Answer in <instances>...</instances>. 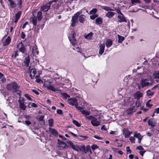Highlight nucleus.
Masks as SVG:
<instances>
[{
    "label": "nucleus",
    "mask_w": 159,
    "mask_h": 159,
    "mask_svg": "<svg viewBox=\"0 0 159 159\" xmlns=\"http://www.w3.org/2000/svg\"><path fill=\"white\" fill-rule=\"evenodd\" d=\"M87 118L91 121V124L94 126H98L101 123V117L98 115L89 116Z\"/></svg>",
    "instance_id": "f257e3e1"
},
{
    "label": "nucleus",
    "mask_w": 159,
    "mask_h": 159,
    "mask_svg": "<svg viewBox=\"0 0 159 159\" xmlns=\"http://www.w3.org/2000/svg\"><path fill=\"white\" fill-rule=\"evenodd\" d=\"M7 88L8 90L13 92L18 91L19 87L15 82H11L7 85Z\"/></svg>",
    "instance_id": "f03ea898"
},
{
    "label": "nucleus",
    "mask_w": 159,
    "mask_h": 159,
    "mask_svg": "<svg viewBox=\"0 0 159 159\" xmlns=\"http://www.w3.org/2000/svg\"><path fill=\"white\" fill-rule=\"evenodd\" d=\"M68 104L72 106H75L77 110L81 109V107H78L77 98V97L72 98L68 100Z\"/></svg>",
    "instance_id": "7ed1b4c3"
},
{
    "label": "nucleus",
    "mask_w": 159,
    "mask_h": 159,
    "mask_svg": "<svg viewBox=\"0 0 159 159\" xmlns=\"http://www.w3.org/2000/svg\"><path fill=\"white\" fill-rule=\"evenodd\" d=\"M115 10L118 14L117 20L120 23L127 22V20L124 15L121 13L120 10L119 9H115Z\"/></svg>",
    "instance_id": "20e7f679"
},
{
    "label": "nucleus",
    "mask_w": 159,
    "mask_h": 159,
    "mask_svg": "<svg viewBox=\"0 0 159 159\" xmlns=\"http://www.w3.org/2000/svg\"><path fill=\"white\" fill-rule=\"evenodd\" d=\"M78 38V34L77 32L75 31H72L69 37V39L72 44H74V42L76 41Z\"/></svg>",
    "instance_id": "39448f33"
},
{
    "label": "nucleus",
    "mask_w": 159,
    "mask_h": 159,
    "mask_svg": "<svg viewBox=\"0 0 159 159\" xmlns=\"http://www.w3.org/2000/svg\"><path fill=\"white\" fill-rule=\"evenodd\" d=\"M81 13V11H78L72 16L71 19L72 23L71 24L72 27H74L76 23L77 22L78 16Z\"/></svg>",
    "instance_id": "423d86ee"
},
{
    "label": "nucleus",
    "mask_w": 159,
    "mask_h": 159,
    "mask_svg": "<svg viewBox=\"0 0 159 159\" xmlns=\"http://www.w3.org/2000/svg\"><path fill=\"white\" fill-rule=\"evenodd\" d=\"M17 48L19 51L22 53H25L26 52V48L22 43H20L17 45Z\"/></svg>",
    "instance_id": "0eeeda50"
},
{
    "label": "nucleus",
    "mask_w": 159,
    "mask_h": 159,
    "mask_svg": "<svg viewBox=\"0 0 159 159\" xmlns=\"http://www.w3.org/2000/svg\"><path fill=\"white\" fill-rule=\"evenodd\" d=\"M67 143L70 146L73 150L76 151L77 152H79L80 150L79 147L77 145H74L71 141H68L67 142Z\"/></svg>",
    "instance_id": "6e6552de"
},
{
    "label": "nucleus",
    "mask_w": 159,
    "mask_h": 159,
    "mask_svg": "<svg viewBox=\"0 0 159 159\" xmlns=\"http://www.w3.org/2000/svg\"><path fill=\"white\" fill-rule=\"evenodd\" d=\"M78 43H77V41L74 42V44H72L74 46L73 49L77 52H80L82 53L81 50L80 49L79 45L78 44Z\"/></svg>",
    "instance_id": "1a4fd4ad"
},
{
    "label": "nucleus",
    "mask_w": 159,
    "mask_h": 159,
    "mask_svg": "<svg viewBox=\"0 0 159 159\" xmlns=\"http://www.w3.org/2000/svg\"><path fill=\"white\" fill-rule=\"evenodd\" d=\"M123 133L125 137V138H127L129 137L132 134V132L130 131L128 129L125 128L123 129Z\"/></svg>",
    "instance_id": "9d476101"
},
{
    "label": "nucleus",
    "mask_w": 159,
    "mask_h": 159,
    "mask_svg": "<svg viewBox=\"0 0 159 159\" xmlns=\"http://www.w3.org/2000/svg\"><path fill=\"white\" fill-rule=\"evenodd\" d=\"M81 109L78 110L80 111L81 112L82 114L85 116V117L87 118V117L89 116H88L90 114V111L83 110V108L81 107Z\"/></svg>",
    "instance_id": "9b49d317"
},
{
    "label": "nucleus",
    "mask_w": 159,
    "mask_h": 159,
    "mask_svg": "<svg viewBox=\"0 0 159 159\" xmlns=\"http://www.w3.org/2000/svg\"><path fill=\"white\" fill-rule=\"evenodd\" d=\"M148 125L152 127L155 126L157 124L156 121L153 119H151L149 120L148 121Z\"/></svg>",
    "instance_id": "f8f14e48"
},
{
    "label": "nucleus",
    "mask_w": 159,
    "mask_h": 159,
    "mask_svg": "<svg viewBox=\"0 0 159 159\" xmlns=\"http://www.w3.org/2000/svg\"><path fill=\"white\" fill-rule=\"evenodd\" d=\"M140 84L142 87L149 86L150 84L147 81V80H142L141 81Z\"/></svg>",
    "instance_id": "ddd939ff"
},
{
    "label": "nucleus",
    "mask_w": 159,
    "mask_h": 159,
    "mask_svg": "<svg viewBox=\"0 0 159 159\" xmlns=\"http://www.w3.org/2000/svg\"><path fill=\"white\" fill-rule=\"evenodd\" d=\"M105 48V44L104 43L100 44L99 46V53L100 55H102L104 52Z\"/></svg>",
    "instance_id": "4468645a"
},
{
    "label": "nucleus",
    "mask_w": 159,
    "mask_h": 159,
    "mask_svg": "<svg viewBox=\"0 0 159 159\" xmlns=\"http://www.w3.org/2000/svg\"><path fill=\"white\" fill-rule=\"evenodd\" d=\"M18 102L19 103L20 108L23 110H25L26 108V106L25 105L23 101L19 100Z\"/></svg>",
    "instance_id": "2eb2a0df"
},
{
    "label": "nucleus",
    "mask_w": 159,
    "mask_h": 159,
    "mask_svg": "<svg viewBox=\"0 0 159 159\" xmlns=\"http://www.w3.org/2000/svg\"><path fill=\"white\" fill-rule=\"evenodd\" d=\"M134 136L138 139V143H140L141 140L142 139L143 136L139 133H134Z\"/></svg>",
    "instance_id": "dca6fc26"
},
{
    "label": "nucleus",
    "mask_w": 159,
    "mask_h": 159,
    "mask_svg": "<svg viewBox=\"0 0 159 159\" xmlns=\"http://www.w3.org/2000/svg\"><path fill=\"white\" fill-rule=\"evenodd\" d=\"M101 7L102 9H103L107 11L108 12L110 11H116V9H112L111 7H109L106 6H101Z\"/></svg>",
    "instance_id": "f3484780"
},
{
    "label": "nucleus",
    "mask_w": 159,
    "mask_h": 159,
    "mask_svg": "<svg viewBox=\"0 0 159 159\" xmlns=\"http://www.w3.org/2000/svg\"><path fill=\"white\" fill-rule=\"evenodd\" d=\"M30 22L32 23L35 26L37 24V18L33 16L30 18Z\"/></svg>",
    "instance_id": "a211bd4d"
},
{
    "label": "nucleus",
    "mask_w": 159,
    "mask_h": 159,
    "mask_svg": "<svg viewBox=\"0 0 159 159\" xmlns=\"http://www.w3.org/2000/svg\"><path fill=\"white\" fill-rule=\"evenodd\" d=\"M10 7L11 8H14L16 7V3L12 0H8Z\"/></svg>",
    "instance_id": "6ab92c4d"
},
{
    "label": "nucleus",
    "mask_w": 159,
    "mask_h": 159,
    "mask_svg": "<svg viewBox=\"0 0 159 159\" xmlns=\"http://www.w3.org/2000/svg\"><path fill=\"white\" fill-rule=\"evenodd\" d=\"M134 96L135 99H139L141 97H142L143 94L142 93L138 91L135 93Z\"/></svg>",
    "instance_id": "aec40b11"
},
{
    "label": "nucleus",
    "mask_w": 159,
    "mask_h": 159,
    "mask_svg": "<svg viewBox=\"0 0 159 159\" xmlns=\"http://www.w3.org/2000/svg\"><path fill=\"white\" fill-rule=\"evenodd\" d=\"M114 15L115 13L114 12L110 11L106 13L105 16L111 19L112 17Z\"/></svg>",
    "instance_id": "412c9836"
},
{
    "label": "nucleus",
    "mask_w": 159,
    "mask_h": 159,
    "mask_svg": "<svg viewBox=\"0 0 159 159\" xmlns=\"http://www.w3.org/2000/svg\"><path fill=\"white\" fill-rule=\"evenodd\" d=\"M135 107H130L126 111V112L128 115H129L135 111Z\"/></svg>",
    "instance_id": "4be33fe9"
},
{
    "label": "nucleus",
    "mask_w": 159,
    "mask_h": 159,
    "mask_svg": "<svg viewBox=\"0 0 159 159\" xmlns=\"http://www.w3.org/2000/svg\"><path fill=\"white\" fill-rule=\"evenodd\" d=\"M36 73V71L35 69H32L30 71V76L32 79L34 77Z\"/></svg>",
    "instance_id": "5701e85b"
},
{
    "label": "nucleus",
    "mask_w": 159,
    "mask_h": 159,
    "mask_svg": "<svg viewBox=\"0 0 159 159\" xmlns=\"http://www.w3.org/2000/svg\"><path fill=\"white\" fill-rule=\"evenodd\" d=\"M30 61L29 57H28L25 59L24 62L23 63V65L26 67L28 66Z\"/></svg>",
    "instance_id": "b1692460"
},
{
    "label": "nucleus",
    "mask_w": 159,
    "mask_h": 159,
    "mask_svg": "<svg viewBox=\"0 0 159 159\" xmlns=\"http://www.w3.org/2000/svg\"><path fill=\"white\" fill-rule=\"evenodd\" d=\"M49 6H48L47 4L46 5H43L41 7V10L44 12L47 11L50 8Z\"/></svg>",
    "instance_id": "393cba45"
},
{
    "label": "nucleus",
    "mask_w": 159,
    "mask_h": 159,
    "mask_svg": "<svg viewBox=\"0 0 159 159\" xmlns=\"http://www.w3.org/2000/svg\"><path fill=\"white\" fill-rule=\"evenodd\" d=\"M21 15V12L20 11H18L15 15V22L16 23L20 19Z\"/></svg>",
    "instance_id": "a878e982"
},
{
    "label": "nucleus",
    "mask_w": 159,
    "mask_h": 159,
    "mask_svg": "<svg viewBox=\"0 0 159 159\" xmlns=\"http://www.w3.org/2000/svg\"><path fill=\"white\" fill-rule=\"evenodd\" d=\"M11 41V39L10 36H8L7 38L5 40V41L3 43V45L6 46L8 45Z\"/></svg>",
    "instance_id": "bb28decb"
},
{
    "label": "nucleus",
    "mask_w": 159,
    "mask_h": 159,
    "mask_svg": "<svg viewBox=\"0 0 159 159\" xmlns=\"http://www.w3.org/2000/svg\"><path fill=\"white\" fill-rule=\"evenodd\" d=\"M93 34L92 32H90L89 33L84 35L85 38L87 39H91L93 37Z\"/></svg>",
    "instance_id": "cd10ccee"
},
{
    "label": "nucleus",
    "mask_w": 159,
    "mask_h": 159,
    "mask_svg": "<svg viewBox=\"0 0 159 159\" xmlns=\"http://www.w3.org/2000/svg\"><path fill=\"white\" fill-rule=\"evenodd\" d=\"M112 44V41L110 39H108L107 40L106 45L107 48L111 47Z\"/></svg>",
    "instance_id": "c85d7f7f"
},
{
    "label": "nucleus",
    "mask_w": 159,
    "mask_h": 159,
    "mask_svg": "<svg viewBox=\"0 0 159 159\" xmlns=\"http://www.w3.org/2000/svg\"><path fill=\"white\" fill-rule=\"evenodd\" d=\"M47 89L53 92H56L58 91V89L57 88H55L53 86L51 85L48 86V87L47 88Z\"/></svg>",
    "instance_id": "c756f323"
},
{
    "label": "nucleus",
    "mask_w": 159,
    "mask_h": 159,
    "mask_svg": "<svg viewBox=\"0 0 159 159\" xmlns=\"http://www.w3.org/2000/svg\"><path fill=\"white\" fill-rule=\"evenodd\" d=\"M102 19L100 17L97 18L95 20V23L97 25H101L102 24Z\"/></svg>",
    "instance_id": "7c9ffc66"
},
{
    "label": "nucleus",
    "mask_w": 159,
    "mask_h": 159,
    "mask_svg": "<svg viewBox=\"0 0 159 159\" xmlns=\"http://www.w3.org/2000/svg\"><path fill=\"white\" fill-rule=\"evenodd\" d=\"M85 17L86 16L84 15H81L80 16H79V21L81 23H83L85 20Z\"/></svg>",
    "instance_id": "2f4dec72"
},
{
    "label": "nucleus",
    "mask_w": 159,
    "mask_h": 159,
    "mask_svg": "<svg viewBox=\"0 0 159 159\" xmlns=\"http://www.w3.org/2000/svg\"><path fill=\"white\" fill-rule=\"evenodd\" d=\"M49 131L52 134L55 136H56L57 134V131L54 129H52L51 128H49Z\"/></svg>",
    "instance_id": "473e14b6"
},
{
    "label": "nucleus",
    "mask_w": 159,
    "mask_h": 159,
    "mask_svg": "<svg viewBox=\"0 0 159 159\" xmlns=\"http://www.w3.org/2000/svg\"><path fill=\"white\" fill-rule=\"evenodd\" d=\"M153 77L154 79L159 78V71H155L153 74Z\"/></svg>",
    "instance_id": "72a5a7b5"
},
{
    "label": "nucleus",
    "mask_w": 159,
    "mask_h": 159,
    "mask_svg": "<svg viewBox=\"0 0 159 159\" xmlns=\"http://www.w3.org/2000/svg\"><path fill=\"white\" fill-rule=\"evenodd\" d=\"M37 17L38 20L39 21H40L43 18V16H42V12L41 11H39L38 12Z\"/></svg>",
    "instance_id": "f704fd0d"
},
{
    "label": "nucleus",
    "mask_w": 159,
    "mask_h": 159,
    "mask_svg": "<svg viewBox=\"0 0 159 159\" xmlns=\"http://www.w3.org/2000/svg\"><path fill=\"white\" fill-rule=\"evenodd\" d=\"M51 85V82L49 80L45 81L44 82V85L47 88Z\"/></svg>",
    "instance_id": "c9c22d12"
},
{
    "label": "nucleus",
    "mask_w": 159,
    "mask_h": 159,
    "mask_svg": "<svg viewBox=\"0 0 159 159\" xmlns=\"http://www.w3.org/2000/svg\"><path fill=\"white\" fill-rule=\"evenodd\" d=\"M118 42L119 43H121L125 39L124 37L120 36L119 35H118Z\"/></svg>",
    "instance_id": "e433bc0d"
},
{
    "label": "nucleus",
    "mask_w": 159,
    "mask_h": 159,
    "mask_svg": "<svg viewBox=\"0 0 159 159\" xmlns=\"http://www.w3.org/2000/svg\"><path fill=\"white\" fill-rule=\"evenodd\" d=\"M147 94L148 96H152L154 94V92L150 90H148L147 91Z\"/></svg>",
    "instance_id": "4c0bfd02"
},
{
    "label": "nucleus",
    "mask_w": 159,
    "mask_h": 159,
    "mask_svg": "<svg viewBox=\"0 0 159 159\" xmlns=\"http://www.w3.org/2000/svg\"><path fill=\"white\" fill-rule=\"evenodd\" d=\"M44 117V116L43 115H39L37 117V118L39 121H41L43 120Z\"/></svg>",
    "instance_id": "58836bf2"
},
{
    "label": "nucleus",
    "mask_w": 159,
    "mask_h": 159,
    "mask_svg": "<svg viewBox=\"0 0 159 159\" xmlns=\"http://www.w3.org/2000/svg\"><path fill=\"white\" fill-rule=\"evenodd\" d=\"M53 120L52 119H50L48 120V123L49 124V126L50 127H52L53 123Z\"/></svg>",
    "instance_id": "ea45409f"
},
{
    "label": "nucleus",
    "mask_w": 159,
    "mask_h": 159,
    "mask_svg": "<svg viewBox=\"0 0 159 159\" xmlns=\"http://www.w3.org/2000/svg\"><path fill=\"white\" fill-rule=\"evenodd\" d=\"M129 140L132 143H135V137H131L129 139Z\"/></svg>",
    "instance_id": "a19ab883"
},
{
    "label": "nucleus",
    "mask_w": 159,
    "mask_h": 159,
    "mask_svg": "<svg viewBox=\"0 0 159 159\" xmlns=\"http://www.w3.org/2000/svg\"><path fill=\"white\" fill-rule=\"evenodd\" d=\"M22 0H18L17 1V5H18L19 7L20 8L22 5Z\"/></svg>",
    "instance_id": "79ce46f5"
},
{
    "label": "nucleus",
    "mask_w": 159,
    "mask_h": 159,
    "mask_svg": "<svg viewBox=\"0 0 159 159\" xmlns=\"http://www.w3.org/2000/svg\"><path fill=\"white\" fill-rule=\"evenodd\" d=\"M97 10L96 9H93L90 11L89 14H95L97 12Z\"/></svg>",
    "instance_id": "37998d69"
},
{
    "label": "nucleus",
    "mask_w": 159,
    "mask_h": 159,
    "mask_svg": "<svg viewBox=\"0 0 159 159\" xmlns=\"http://www.w3.org/2000/svg\"><path fill=\"white\" fill-rule=\"evenodd\" d=\"M73 122L77 127H80V124L76 120H73Z\"/></svg>",
    "instance_id": "c03bdc74"
},
{
    "label": "nucleus",
    "mask_w": 159,
    "mask_h": 159,
    "mask_svg": "<svg viewBox=\"0 0 159 159\" xmlns=\"http://www.w3.org/2000/svg\"><path fill=\"white\" fill-rule=\"evenodd\" d=\"M62 95L63 97L65 98L66 99H67V98H69L70 97V96L66 93H62Z\"/></svg>",
    "instance_id": "a18cd8bd"
},
{
    "label": "nucleus",
    "mask_w": 159,
    "mask_h": 159,
    "mask_svg": "<svg viewBox=\"0 0 159 159\" xmlns=\"http://www.w3.org/2000/svg\"><path fill=\"white\" fill-rule=\"evenodd\" d=\"M60 145H61V146H60L61 147H62L63 148H66V143H64L62 142V143H61L60 144Z\"/></svg>",
    "instance_id": "49530a36"
},
{
    "label": "nucleus",
    "mask_w": 159,
    "mask_h": 159,
    "mask_svg": "<svg viewBox=\"0 0 159 159\" xmlns=\"http://www.w3.org/2000/svg\"><path fill=\"white\" fill-rule=\"evenodd\" d=\"M25 97L27 98L28 100L31 101L32 100L30 96L27 94H26L25 95Z\"/></svg>",
    "instance_id": "de8ad7c7"
},
{
    "label": "nucleus",
    "mask_w": 159,
    "mask_h": 159,
    "mask_svg": "<svg viewBox=\"0 0 159 159\" xmlns=\"http://www.w3.org/2000/svg\"><path fill=\"white\" fill-rule=\"evenodd\" d=\"M18 51H16L15 52V54H13L12 55V57L16 58L17 56H18Z\"/></svg>",
    "instance_id": "09e8293b"
},
{
    "label": "nucleus",
    "mask_w": 159,
    "mask_h": 159,
    "mask_svg": "<svg viewBox=\"0 0 159 159\" xmlns=\"http://www.w3.org/2000/svg\"><path fill=\"white\" fill-rule=\"evenodd\" d=\"M110 134H111L117 135L118 132L116 131H111L110 132Z\"/></svg>",
    "instance_id": "8fccbe9b"
},
{
    "label": "nucleus",
    "mask_w": 159,
    "mask_h": 159,
    "mask_svg": "<svg viewBox=\"0 0 159 159\" xmlns=\"http://www.w3.org/2000/svg\"><path fill=\"white\" fill-rule=\"evenodd\" d=\"M97 16V15L94 14L90 16V18L92 20H94Z\"/></svg>",
    "instance_id": "3c124183"
},
{
    "label": "nucleus",
    "mask_w": 159,
    "mask_h": 159,
    "mask_svg": "<svg viewBox=\"0 0 159 159\" xmlns=\"http://www.w3.org/2000/svg\"><path fill=\"white\" fill-rule=\"evenodd\" d=\"M31 105V106L33 107H37V105L35 103H30L29 104V105Z\"/></svg>",
    "instance_id": "603ef678"
},
{
    "label": "nucleus",
    "mask_w": 159,
    "mask_h": 159,
    "mask_svg": "<svg viewBox=\"0 0 159 159\" xmlns=\"http://www.w3.org/2000/svg\"><path fill=\"white\" fill-rule=\"evenodd\" d=\"M137 149L139 150H141V151L144 150V148H143V147L141 145L137 146Z\"/></svg>",
    "instance_id": "864d4df0"
},
{
    "label": "nucleus",
    "mask_w": 159,
    "mask_h": 159,
    "mask_svg": "<svg viewBox=\"0 0 159 159\" xmlns=\"http://www.w3.org/2000/svg\"><path fill=\"white\" fill-rule=\"evenodd\" d=\"M56 0H54L51 1H50L48 3H47V4L48 6H49V7H50L51 6V5L52 3V2H56Z\"/></svg>",
    "instance_id": "5fc2aeb1"
},
{
    "label": "nucleus",
    "mask_w": 159,
    "mask_h": 159,
    "mask_svg": "<svg viewBox=\"0 0 159 159\" xmlns=\"http://www.w3.org/2000/svg\"><path fill=\"white\" fill-rule=\"evenodd\" d=\"M131 2L132 4L137 3V2H139V0H131Z\"/></svg>",
    "instance_id": "6e6d98bb"
},
{
    "label": "nucleus",
    "mask_w": 159,
    "mask_h": 159,
    "mask_svg": "<svg viewBox=\"0 0 159 159\" xmlns=\"http://www.w3.org/2000/svg\"><path fill=\"white\" fill-rule=\"evenodd\" d=\"M91 148L93 150H94L98 148V146L96 145H93L91 146Z\"/></svg>",
    "instance_id": "4d7b16f0"
},
{
    "label": "nucleus",
    "mask_w": 159,
    "mask_h": 159,
    "mask_svg": "<svg viewBox=\"0 0 159 159\" xmlns=\"http://www.w3.org/2000/svg\"><path fill=\"white\" fill-rule=\"evenodd\" d=\"M145 152V151L142 150L139 151V153L142 156H143V154Z\"/></svg>",
    "instance_id": "13d9d810"
},
{
    "label": "nucleus",
    "mask_w": 159,
    "mask_h": 159,
    "mask_svg": "<svg viewBox=\"0 0 159 159\" xmlns=\"http://www.w3.org/2000/svg\"><path fill=\"white\" fill-rule=\"evenodd\" d=\"M101 129L102 130H104L105 131L107 130V128L105 125H103L101 128Z\"/></svg>",
    "instance_id": "bf43d9fd"
},
{
    "label": "nucleus",
    "mask_w": 159,
    "mask_h": 159,
    "mask_svg": "<svg viewBox=\"0 0 159 159\" xmlns=\"http://www.w3.org/2000/svg\"><path fill=\"white\" fill-rule=\"evenodd\" d=\"M149 102V101L147 102L146 104V105L149 108H150L152 107V104H150Z\"/></svg>",
    "instance_id": "052dcab7"
},
{
    "label": "nucleus",
    "mask_w": 159,
    "mask_h": 159,
    "mask_svg": "<svg viewBox=\"0 0 159 159\" xmlns=\"http://www.w3.org/2000/svg\"><path fill=\"white\" fill-rule=\"evenodd\" d=\"M25 123L27 125H29L31 124V123L29 120H26L25 121Z\"/></svg>",
    "instance_id": "680f3d73"
},
{
    "label": "nucleus",
    "mask_w": 159,
    "mask_h": 159,
    "mask_svg": "<svg viewBox=\"0 0 159 159\" xmlns=\"http://www.w3.org/2000/svg\"><path fill=\"white\" fill-rule=\"evenodd\" d=\"M25 116L26 120H29L31 117V116L29 115H25Z\"/></svg>",
    "instance_id": "e2e57ef3"
},
{
    "label": "nucleus",
    "mask_w": 159,
    "mask_h": 159,
    "mask_svg": "<svg viewBox=\"0 0 159 159\" xmlns=\"http://www.w3.org/2000/svg\"><path fill=\"white\" fill-rule=\"evenodd\" d=\"M57 113L58 114H62V111L61 110H57Z\"/></svg>",
    "instance_id": "0e129e2a"
},
{
    "label": "nucleus",
    "mask_w": 159,
    "mask_h": 159,
    "mask_svg": "<svg viewBox=\"0 0 159 159\" xmlns=\"http://www.w3.org/2000/svg\"><path fill=\"white\" fill-rule=\"evenodd\" d=\"M25 34L24 32H22L21 33V38L23 39H25Z\"/></svg>",
    "instance_id": "69168bd1"
},
{
    "label": "nucleus",
    "mask_w": 159,
    "mask_h": 159,
    "mask_svg": "<svg viewBox=\"0 0 159 159\" xmlns=\"http://www.w3.org/2000/svg\"><path fill=\"white\" fill-rule=\"evenodd\" d=\"M28 23L27 22H26L23 25V26H22V28L23 29H24L25 28V27H26V25H28Z\"/></svg>",
    "instance_id": "338daca9"
},
{
    "label": "nucleus",
    "mask_w": 159,
    "mask_h": 159,
    "mask_svg": "<svg viewBox=\"0 0 159 159\" xmlns=\"http://www.w3.org/2000/svg\"><path fill=\"white\" fill-rule=\"evenodd\" d=\"M155 112L157 114L159 113V108H156L155 110Z\"/></svg>",
    "instance_id": "774afa93"
}]
</instances>
